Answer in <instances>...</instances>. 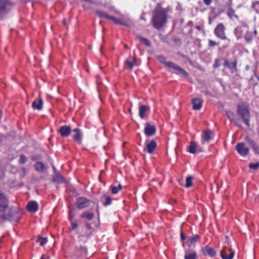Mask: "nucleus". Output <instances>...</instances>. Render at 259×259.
I'll return each mask as SVG.
<instances>
[{"label":"nucleus","instance_id":"f257e3e1","mask_svg":"<svg viewBox=\"0 0 259 259\" xmlns=\"http://www.w3.org/2000/svg\"><path fill=\"white\" fill-rule=\"evenodd\" d=\"M152 21L155 28H161L167 22V15L165 10L160 8L155 9L153 12Z\"/></svg>","mask_w":259,"mask_h":259},{"label":"nucleus","instance_id":"f03ea898","mask_svg":"<svg viewBox=\"0 0 259 259\" xmlns=\"http://www.w3.org/2000/svg\"><path fill=\"white\" fill-rule=\"evenodd\" d=\"M237 113L240 116L244 123L249 127L250 116V112L247 105L245 103L238 105Z\"/></svg>","mask_w":259,"mask_h":259},{"label":"nucleus","instance_id":"7ed1b4c3","mask_svg":"<svg viewBox=\"0 0 259 259\" xmlns=\"http://www.w3.org/2000/svg\"><path fill=\"white\" fill-rule=\"evenodd\" d=\"M214 34L221 39L225 40L227 39L225 34V27L222 23L219 24L214 30Z\"/></svg>","mask_w":259,"mask_h":259},{"label":"nucleus","instance_id":"20e7f679","mask_svg":"<svg viewBox=\"0 0 259 259\" xmlns=\"http://www.w3.org/2000/svg\"><path fill=\"white\" fill-rule=\"evenodd\" d=\"M235 252L231 247L225 246L221 252V256L223 259H233Z\"/></svg>","mask_w":259,"mask_h":259},{"label":"nucleus","instance_id":"39448f33","mask_svg":"<svg viewBox=\"0 0 259 259\" xmlns=\"http://www.w3.org/2000/svg\"><path fill=\"white\" fill-rule=\"evenodd\" d=\"M235 149L237 152L242 156H245L249 153V148L245 146L244 143L240 142L237 143Z\"/></svg>","mask_w":259,"mask_h":259},{"label":"nucleus","instance_id":"423d86ee","mask_svg":"<svg viewBox=\"0 0 259 259\" xmlns=\"http://www.w3.org/2000/svg\"><path fill=\"white\" fill-rule=\"evenodd\" d=\"M10 3L7 0H0V16L5 15L10 10Z\"/></svg>","mask_w":259,"mask_h":259},{"label":"nucleus","instance_id":"0eeeda50","mask_svg":"<svg viewBox=\"0 0 259 259\" xmlns=\"http://www.w3.org/2000/svg\"><path fill=\"white\" fill-rule=\"evenodd\" d=\"M9 201L4 194L0 191V212H4L8 208Z\"/></svg>","mask_w":259,"mask_h":259},{"label":"nucleus","instance_id":"6e6552de","mask_svg":"<svg viewBox=\"0 0 259 259\" xmlns=\"http://www.w3.org/2000/svg\"><path fill=\"white\" fill-rule=\"evenodd\" d=\"M90 205V201L84 197H80L77 199L76 207L78 209H83L88 207Z\"/></svg>","mask_w":259,"mask_h":259},{"label":"nucleus","instance_id":"1a4fd4ad","mask_svg":"<svg viewBox=\"0 0 259 259\" xmlns=\"http://www.w3.org/2000/svg\"><path fill=\"white\" fill-rule=\"evenodd\" d=\"M145 134L148 137L154 135L156 132V127L155 125L150 123H146L145 129Z\"/></svg>","mask_w":259,"mask_h":259},{"label":"nucleus","instance_id":"9d476101","mask_svg":"<svg viewBox=\"0 0 259 259\" xmlns=\"http://www.w3.org/2000/svg\"><path fill=\"white\" fill-rule=\"evenodd\" d=\"M146 146L144 148V151H147L150 154H152L156 147V143L154 140H151L149 143H146Z\"/></svg>","mask_w":259,"mask_h":259},{"label":"nucleus","instance_id":"9b49d317","mask_svg":"<svg viewBox=\"0 0 259 259\" xmlns=\"http://www.w3.org/2000/svg\"><path fill=\"white\" fill-rule=\"evenodd\" d=\"M213 133L212 131L207 130L203 132L202 135V139L203 142H209L213 138Z\"/></svg>","mask_w":259,"mask_h":259},{"label":"nucleus","instance_id":"f8f14e48","mask_svg":"<svg viewBox=\"0 0 259 259\" xmlns=\"http://www.w3.org/2000/svg\"><path fill=\"white\" fill-rule=\"evenodd\" d=\"M71 129L69 126L64 125L60 127L59 132L62 137H66L70 135Z\"/></svg>","mask_w":259,"mask_h":259},{"label":"nucleus","instance_id":"ddd939ff","mask_svg":"<svg viewBox=\"0 0 259 259\" xmlns=\"http://www.w3.org/2000/svg\"><path fill=\"white\" fill-rule=\"evenodd\" d=\"M38 203L35 201H30L27 205V210L31 212H36L38 210Z\"/></svg>","mask_w":259,"mask_h":259},{"label":"nucleus","instance_id":"4468645a","mask_svg":"<svg viewBox=\"0 0 259 259\" xmlns=\"http://www.w3.org/2000/svg\"><path fill=\"white\" fill-rule=\"evenodd\" d=\"M193 109L198 110L202 107V100L200 98H194L192 101Z\"/></svg>","mask_w":259,"mask_h":259},{"label":"nucleus","instance_id":"2eb2a0df","mask_svg":"<svg viewBox=\"0 0 259 259\" xmlns=\"http://www.w3.org/2000/svg\"><path fill=\"white\" fill-rule=\"evenodd\" d=\"M173 70L175 71V73L182 77H187L188 75V73L185 70L177 64Z\"/></svg>","mask_w":259,"mask_h":259},{"label":"nucleus","instance_id":"dca6fc26","mask_svg":"<svg viewBox=\"0 0 259 259\" xmlns=\"http://www.w3.org/2000/svg\"><path fill=\"white\" fill-rule=\"evenodd\" d=\"M173 70L175 71V73L182 77H187L188 75V73L185 70L177 64Z\"/></svg>","mask_w":259,"mask_h":259},{"label":"nucleus","instance_id":"f3484780","mask_svg":"<svg viewBox=\"0 0 259 259\" xmlns=\"http://www.w3.org/2000/svg\"><path fill=\"white\" fill-rule=\"evenodd\" d=\"M202 251L205 255H208L211 257L214 256L216 254L214 249L208 246H206L202 248Z\"/></svg>","mask_w":259,"mask_h":259},{"label":"nucleus","instance_id":"a211bd4d","mask_svg":"<svg viewBox=\"0 0 259 259\" xmlns=\"http://www.w3.org/2000/svg\"><path fill=\"white\" fill-rule=\"evenodd\" d=\"M43 105V100L42 99L39 98L36 100H35L32 102V107L34 109H37L38 110H40L42 108Z\"/></svg>","mask_w":259,"mask_h":259},{"label":"nucleus","instance_id":"6ab92c4d","mask_svg":"<svg viewBox=\"0 0 259 259\" xmlns=\"http://www.w3.org/2000/svg\"><path fill=\"white\" fill-rule=\"evenodd\" d=\"M149 110V107L146 105H141L139 107V116L141 118L145 117L146 112Z\"/></svg>","mask_w":259,"mask_h":259},{"label":"nucleus","instance_id":"aec40b11","mask_svg":"<svg viewBox=\"0 0 259 259\" xmlns=\"http://www.w3.org/2000/svg\"><path fill=\"white\" fill-rule=\"evenodd\" d=\"M73 131L75 133V134L73 136L74 141L77 142H79L82 136V133L80 130L78 128H75Z\"/></svg>","mask_w":259,"mask_h":259},{"label":"nucleus","instance_id":"412c9836","mask_svg":"<svg viewBox=\"0 0 259 259\" xmlns=\"http://www.w3.org/2000/svg\"><path fill=\"white\" fill-rule=\"evenodd\" d=\"M226 115L227 117L230 119V121L234 122L237 126L240 127L235 120V114L231 111H226Z\"/></svg>","mask_w":259,"mask_h":259},{"label":"nucleus","instance_id":"4be33fe9","mask_svg":"<svg viewBox=\"0 0 259 259\" xmlns=\"http://www.w3.org/2000/svg\"><path fill=\"white\" fill-rule=\"evenodd\" d=\"M94 213L89 212H84L80 215V218L84 219L85 221H91L94 218Z\"/></svg>","mask_w":259,"mask_h":259},{"label":"nucleus","instance_id":"5701e85b","mask_svg":"<svg viewBox=\"0 0 259 259\" xmlns=\"http://www.w3.org/2000/svg\"><path fill=\"white\" fill-rule=\"evenodd\" d=\"M185 259H197V254L194 251L187 250L185 252Z\"/></svg>","mask_w":259,"mask_h":259},{"label":"nucleus","instance_id":"b1692460","mask_svg":"<svg viewBox=\"0 0 259 259\" xmlns=\"http://www.w3.org/2000/svg\"><path fill=\"white\" fill-rule=\"evenodd\" d=\"M199 236L198 235H195L191 237L189 240H188L187 243L189 247H191L194 244H195L198 239Z\"/></svg>","mask_w":259,"mask_h":259},{"label":"nucleus","instance_id":"393cba45","mask_svg":"<svg viewBox=\"0 0 259 259\" xmlns=\"http://www.w3.org/2000/svg\"><path fill=\"white\" fill-rule=\"evenodd\" d=\"M197 144L195 142L192 141L188 147V151L191 153L195 154L197 152Z\"/></svg>","mask_w":259,"mask_h":259},{"label":"nucleus","instance_id":"a878e982","mask_svg":"<svg viewBox=\"0 0 259 259\" xmlns=\"http://www.w3.org/2000/svg\"><path fill=\"white\" fill-rule=\"evenodd\" d=\"M35 168L36 170L39 172H42L46 169L45 165L41 162H36L35 164Z\"/></svg>","mask_w":259,"mask_h":259},{"label":"nucleus","instance_id":"bb28decb","mask_svg":"<svg viewBox=\"0 0 259 259\" xmlns=\"http://www.w3.org/2000/svg\"><path fill=\"white\" fill-rule=\"evenodd\" d=\"M109 19L113 21V22L115 24H121V25H125V26H128L127 23L122 19H116L115 17H112V16H110V18Z\"/></svg>","mask_w":259,"mask_h":259},{"label":"nucleus","instance_id":"cd10ccee","mask_svg":"<svg viewBox=\"0 0 259 259\" xmlns=\"http://www.w3.org/2000/svg\"><path fill=\"white\" fill-rule=\"evenodd\" d=\"M53 181L57 183H63L64 181V178L59 172H56L53 177Z\"/></svg>","mask_w":259,"mask_h":259},{"label":"nucleus","instance_id":"c85d7f7f","mask_svg":"<svg viewBox=\"0 0 259 259\" xmlns=\"http://www.w3.org/2000/svg\"><path fill=\"white\" fill-rule=\"evenodd\" d=\"M234 34L236 35L237 39H240L243 36V29L241 27H237L234 30Z\"/></svg>","mask_w":259,"mask_h":259},{"label":"nucleus","instance_id":"c756f323","mask_svg":"<svg viewBox=\"0 0 259 259\" xmlns=\"http://www.w3.org/2000/svg\"><path fill=\"white\" fill-rule=\"evenodd\" d=\"M137 38L141 42L144 44L145 46L148 47L150 46L151 43L150 41L146 38L142 37L141 36H137Z\"/></svg>","mask_w":259,"mask_h":259},{"label":"nucleus","instance_id":"7c9ffc66","mask_svg":"<svg viewBox=\"0 0 259 259\" xmlns=\"http://www.w3.org/2000/svg\"><path fill=\"white\" fill-rule=\"evenodd\" d=\"M37 241L40 246H44L47 242L48 239L46 237L42 238L40 236H38L37 237Z\"/></svg>","mask_w":259,"mask_h":259},{"label":"nucleus","instance_id":"2f4dec72","mask_svg":"<svg viewBox=\"0 0 259 259\" xmlns=\"http://www.w3.org/2000/svg\"><path fill=\"white\" fill-rule=\"evenodd\" d=\"M122 187L120 184H119L117 187L111 186V188L112 193L114 194H116L119 192V190H120L122 189Z\"/></svg>","mask_w":259,"mask_h":259},{"label":"nucleus","instance_id":"473e14b6","mask_svg":"<svg viewBox=\"0 0 259 259\" xmlns=\"http://www.w3.org/2000/svg\"><path fill=\"white\" fill-rule=\"evenodd\" d=\"M135 63V61H131L129 60H126L125 62V67H126L130 69H132L133 68V67L134 66Z\"/></svg>","mask_w":259,"mask_h":259},{"label":"nucleus","instance_id":"72a5a7b5","mask_svg":"<svg viewBox=\"0 0 259 259\" xmlns=\"http://www.w3.org/2000/svg\"><path fill=\"white\" fill-rule=\"evenodd\" d=\"M192 180H193V178L191 177H188L186 178V183L185 185V187L186 188H189L192 186Z\"/></svg>","mask_w":259,"mask_h":259},{"label":"nucleus","instance_id":"f704fd0d","mask_svg":"<svg viewBox=\"0 0 259 259\" xmlns=\"http://www.w3.org/2000/svg\"><path fill=\"white\" fill-rule=\"evenodd\" d=\"M245 140L247 143V144L250 145L251 147L256 143L252 139H251L248 136H246L245 137Z\"/></svg>","mask_w":259,"mask_h":259},{"label":"nucleus","instance_id":"c9c22d12","mask_svg":"<svg viewBox=\"0 0 259 259\" xmlns=\"http://www.w3.org/2000/svg\"><path fill=\"white\" fill-rule=\"evenodd\" d=\"M92 234V231H89L88 230H87L85 233L79 236V240L82 241V238H83L84 237H85L87 238H89L91 235Z\"/></svg>","mask_w":259,"mask_h":259},{"label":"nucleus","instance_id":"e433bc0d","mask_svg":"<svg viewBox=\"0 0 259 259\" xmlns=\"http://www.w3.org/2000/svg\"><path fill=\"white\" fill-rule=\"evenodd\" d=\"M105 198V201L104 202V205L105 206L110 205L112 203V199L110 196H106Z\"/></svg>","mask_w":259,"mask_h":259},{"label":"nucleus","instance_id":"4c0bfd02","mask_svg":"<svg viewBox=\"0 0 259 259\" xmlns=\"http://www.w3.org/2000/svg\"><path fill=\"white\" fill-rule=\"evenodd\" d=\"M249 167L251 169L256 170L259 167V162H257L255 163H250L249 164Z\"/></svg>","mask_w":259,"mask_h":259},{"label":"nucleus","instance_id":"58836bf2","mask_svg":"<svg viewBox=\"0 0 259 259\" xmlns=\"http://www.w3.org/2000/svg\"><path fill=\"white\" fill-rule=\"evenodd\" d=\"M158 59L160 62L163 64L165 67L166 66V63H168L169 61H166L165 58L162 56H159Z\"/></svg>","mask_w":259,"mask_h":259},{"label":"nucleus","instance_id":"ea45409f","mask_svg":"<svg viewBox=\"0 0 259 259\" xmlns=\"http://www.w3.org/2000/svg\"><path fill=\"white\" fill-rule=\"evenodd\" d=\"M252 148L255 154L259 155V146L256 143L252 147Z\"/></svg>","mask_w":259,"mask_h":259},{"label":"nucleus","instance_id":"a19ab883","mask_svg":"<svg viewBox=\"0 0 259 259\" xmlns=\"http://www.w3.org/2000/svg\"><path fill=\"white\" fill-rule=\"evenodd\" d=\"M27 160V158L25 156L21 155L20 157L19 161L20 163L24 164L26 162Z\"/></svg>","mask_w":259,"mask_h":259},{"label":"nucleus","instance_id":"79ce46f5","mask_svg":"<svg viewBox=\"0 0 259 259\" xmlns=\"http://www.w3.org/2000/svg\"><path fill=\"white\" fill-rule=\"evenodd\" d=\"M176 65V64L169 61L168 63H166V67L174 69V67Z\"/></svg>","mask_w":259,"mask_h":259},{"label":"nucleus","instance_id":"37998d69","mask_svg":"<svg viewBox=\"0 0 259 259\" xmlns=\"http://www.w3.org/2000/svg\"><path fill=\"white\" fill-rule=\"evenodd\" d=\"M106 13L101 11H96V14L100 18H103Z\"/></svg>","mask_w":259,"mask_h":259},{"label":"nucleus","instance_id":"c03bdc74","mask_svg":"<svg viewBox=\"0 0 259 259\" xmlns=\"http://www.w3.org/2000/svg\"><path fill=\"white\" fill-rule=\"evenodd\" d=\"M208 45L209 47H214L218 45V43L213 40L209 39L208 40Z\"/></svg>","mask_w":259,"mask_h":259},{"label":"nucleus","instance_id":"a18cd8bd","mask_svg":"<svg viewBox=\"0 0 259 259\" xmlns=\"http://www.w3.org/2000/svg\"><path fill=\"white\" fill-rule=\"evenodd\" d=\"M176 10H177L179 13H181L183 11V8L181 5L179 3H177V5L176 8Z\"/></svg>","mask_w":259,"mask_h":259},{"label":"nucleus","instance_id":"49530a36","mask_svg":"<svg viewBox=\"0 0 259 259\" xmlns=\"http://www.w3.org/2000/svg\"><path fill=\"white\" fill-rule=\"evenodd\" d=\"M80 250L81 251L82 255H86L87 253V249L85 247H81Z\"/></svg>","mask_w":259,"mask_h":259},{"label":"nucleus","instance_id":"de8ad7c7","mask_svg":"<svg viewBox=\"0 0 259 259\" xmlns=\"http://www.w3.org/2000/svg\"><path fill=\"white\" fill-rule=\"evenodd\" d=\"M220 65V64H219V60L217 59L215 60V63L213 65V67L214 68H217L219 67V66Z\"/></svg>","mask_w":259,"mask_h":259},{"label":"nucleus","instance_id":"09e8293b","mask_svg":"<svg viewBox=\"0 0 259 259\" xmlns=\"http://www.w3.org/2000/svg\"><path fill=\"white\" fill-rule=\"evenodd\" d=\"M211 0H203L204 3L207 6H209L211 4Z\"/></svg>","mask_w":259,"mask_h":259},{"label":"nucleus","instance_id":"8fccbe9b","mask_svg":"<svg viewBox=\"0 0 259 259\" xmlns=\"http://www.w3.org/2000/svg\"><path fill=\"white\" fill-rule=\"evenodd\" d=\"M71 226H72V229L74 230L77 227L78 225L76 223H72Z\"/></svg>","mask_w":259,"mask_h":259},{"label":"nucleus","instance_id":"3c124183","mask_svg":"<svg viewBox=\"0 0 259 259\" xmlns=\"http://www.w3.org/2000/svg\"><path fill=\"white\" fill-rule=\"evenodd\" d=\"M86 228H87V230H88L89 231H92V226L90 224H86Z\"/></svg>","mask_w":259,"mask_h":259},{"label":"nucleus","instance_id":"603ef678","mask_svg":"<svg viewBox=\"0 0 259 259\" xmlns=\"http://www.w3.org/2000/svg\"><path fill=\"white\" fill-rule=\"evenodd\" d=\"M244 37L247 42H249L251 40V38L247 36V34L245 35Z\"/></svg>","mask_w":259,"mask_h":259},{"label":"nucleus","instance_id":"864d4df0","mask_svg":"<svg viewBox=\"0 0 259 259\" xmlns=\"http://www.w3.org/2000/svg\"><path fill=\"white\" fill-rule=\"evenodd\" d=\"M49 256L46 255H42L40 258V259H49Z\"/></svg>","mask_w":259,"mask_h":259},{"label":"nucleus","instance_id":"5fc2aeb1","mask_svg":"<svg viewBox=\"0 0 259 259\" xmlns=\"http://www.w3.org/2000/svg\"><path fill=\"white\" fill-rule=\"evenodd\" d=\"M110 16H109V15H108V14L106 13L105 14V15H104V17H103V18L108 19H109Z\"/></svg>","mask_w":259,"mask_h":259},{"label":"nucleus","instance_id":"6e6d98bb","mask_svg":"<svg viewBox=\"0 0 259 259\" xmlns=\"http://www.w3.org/2000/svg\"><path fill=\"white\" fill-rule=\"evenodd\" d=\"M110 11H114V12L115 13H117H117H118V12L117 11H116V10H114V8H113V7H111L110 8Z\"/></svg>","mask_w":259,"mask_h":259},{"label":"nucleus","instance_id":"4d7b16f0","mask_svg":"<svg viewBox=\"0 0 259 259\" xmlns=\"http://www.w3.org/2000/svg\"><path fill=\"white\" fill-rule=\"evenodd\" d=\"M181 239L183 240H184L186 238L185 235L183 233H181Z\"/></svg>","mask_w":259,"mask_h":259},{"label":"nucleus","instance_id":"13d9d810","mask_svg":"<svg viewBox=\"0 0 259 259\" xmlns=\"http://www.w3.org/2000/svg\"><path fill=\"white\" fill-rule=\"evenodd\" d=\"M63 24L64 26H66V19H64L63 20Z\"/></svg>","mask_w":259,"mask_h":259},{"label":"nucleus","instance_id":"bf43d9fd","mask_svg":"<svg viewBox=\"0 0 259 259\" xmlns=\"http://www.w3.org/2000/svg\"><path fill=\"white\" fill-rule=\"evenodd\" d=\"M53 169H54V171H55V173H56V172H57V170H56V168H55V167H53Z\"/></svg>","mask_w":259,"mask_h":259},{"label":"nucleus","instance_id":"052dcab7","mask_svg":"<svg viewBox=\"0 0 259 259\" xmlns=\"http://www.w3.org/2000/svg\"><path fill=\"white\" fill-rule=\"evenodd\" d=\"M256 78L257 79V80L259 81V76H256Z\"/></svg>","mask_w":259,"mask_h":259},{"label":"nucleus","instance_id":"680f3d73","mask_svg":"<svg viewBox=\"0 0 259 259\" xmlns=\"http://www.w3.org/2000/svg\"><path fill=\"white\" fill-rule=\"evenodd\" d=\"M236 63H234V66L235 67L236 66Z\"/></svg>","mask_w":259,"mask_h":259},{"label":"nucleus","instance_id":"e2e57ef3","mask_svg":"<svg viewBox=\"0 0 259 259\" xmlns=\"http://www.w3.org/2000/svg\"><path fill=\"white\" fill-rule=\"evenodd\" d=\"M125 48L127 49V46L126 45L125 46Z\"/></svg>","mask_w":259,"mask_h":259},{"label":"nucleus","instance_id":"0e129e2a","mask_svg":"<svg viewBox=\"0 0 259 259\" xmlns=\"http://www.w3.org/2000/svg\"><path fill=\"white\" fill-rule=\"evenodd\" d=\"M4 218H5V219L7 218V216H4Z\"/></svg>","mask_w":259,"mask_h":259},{"label":"nucleus","instance_id":"69168bd1","mask_svg":"<svg viewBox=\"0 0 259 259\" xmlns=\"http://www.w3.org/2000/svg\"><path fill=\"white\" fill-rule=\"evenodd\" d=\"M254 33H256V30L254 31Z\"/></svg>","mask_w":259,"mask_h":259}]
</instances>
